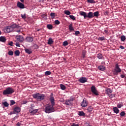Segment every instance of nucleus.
I'll use <instances>...</instances> for the list:
<instances>
[{"mask_svg":"<svg viewBox=\"0 0 126 126\" xmlns=\"http://www.w3.org/2000/svg\"><path fill=\"white\" fill-rule=\"evenodd\" d=\"M80 15H82L83 16H84V18H87V17L90 18V17L89 16V12H88L87 14V13L85 11H80Z\"/></svg>","mask_w":126,"mask_h":126,"instance_id":"9d476101","label":"nucleus"},{"mask_svg":"<svg viewBox=\"0 0 126 126\" xmlns=\"http://www.w3.org/2000/svg\"><path fill=\"white\" fill-rule=\"evenodd\" d=\"M71 126H80L79 124H76L75 123H72Z\"/></svg>","mask_w":126,"mask_h":126,"instance_id":"8fccbe9b","label":"nucleus"},{"mask_svg":"<svg viewBox=\"0 0 126 126\" xmlns=\"http://www.w3.org/2000/svg\"><path fill=\"white\" fill-rule=\"evenodd\" d=\"M17 6L18 7H19L20 8H25V4L21 2V1H18L17 3Z\"/></svg>","mask_w":126,"mask_h":126,"instance_id":"ddd939ff","label":"nucleus"},{"mask_svg":"<svg viewBox=\"0 0 126 126\" xmlns=\"http://www.w3.org/2000/svg\"><path fill=\"white\" fill-rule=\"evenodd\" d=\"M126 39V37L125 35H122V36H121V41H125Z\"/></svg>","mask_w":126,"mask_h":126,"instance_id":"c9c22d12","label":"nucleus"},{"mask_svg":"<svg viewBox=\"0 0 126 126\" xmlns=\"http://www.w3.org/2000/svg\"><path fill=\"white\" fill-rule=\"evenodd\" d=\"M120 48H121V49H125L124 46H123V45H121L120 46Z\"/></svg>","mask_w":126,"mask_h":126,"instance_id":"6e6d98bb","label":"nucleus"},{"mask_svg":"<svg viewBox=\"0 0 126 126\" xmlns=\"http://www.w3.org/2000/svg\"><path fill=\"white\" fill-rule=\"evenodd\" d=\"M55 24H60V23H61L60 20H58V19H56L55 21Z\"/></svg>","mask_w":126,"mask_h":126,"instance_id":"c03bdc74","label":"nucleus"},{"mask_svg":"<svg viewBox=\"0 0 126 126\" xmlns=\"http://www.w3.org/2000/svg\"><path fill=\"white\" fill-rule=\"evenodd\" d=\"M79 82L80 83H81L82 84H84L85 83H86L87 82H88V79L84 77H82L79 79Z\"/></svg>","mask_w":126,"mask_h":126,"instance_id":"9b49d317","label":"nucleus"},{"mask_svg":"<svg viewBox=\"0 0 126 126\" xmlns=\"http://www.w3.org/2000/svg\"><path fill=\"white\" fill-rule=\"evenodd\" d=\"M98 69L100 71H105L106 70V67L103 65L98 66Z\"/></svg>","mask_w":126,"mask_h":126,"instance_id":"a211bd4d","label":"nucleus"},{"mask_svg":"<svg viewBox=\"0 0 126 126\" xmlns=\"http://www.w3.org/2000/svg\"><path fill=\"white\" fill-rule=\"evenodd\" d=\"M92 93L95 95H99L98 92L97 91L95 86H92L91 88Z\"/></svg>","mask_w":126,"mask_h":126,"instance_id":"0eeeda50","label":"nucleus"},{"mask_svg":"<svg viewBox=\"0 0 126 126\" xmlns=\"http://www.w3.org/2000/svg\"><path fill=\"white\" fill-rule=\"evenodd\" d=\"M20 1L22 2V3L24 2V0H20Z\"/></svg>","mask_w":126,"mask_h":126,"instance_id":"e2e57ef3","label":"nucleus"},{"mask_svg":"<svg viewBox=\"0 0 126 126\" xmlns=\"http://www.w3.org/2000/svg\"><path fill=\"white\" fill-rule=\"evenodd\" d=\"M0 42H6V38L5 36H0Z\"/></svg>","mask_w":126,"mask_h":126,"instance_id":"412c9836","label":"nucleus"},{"mask_svg":"<svg viewBox=\"0 0 126 126\" xmlns=\"http://www.w3.org/2000/svg\"><path fill=\"white\" fill-rule=\"evenodd\" d=\"M126 76L125 75H121V78H125Z\"/></svg>","mask_w":126,"mask_h":126,"instance_id":"13d9d810","label":"nucleus"},{"mask_svg":"<svg viewBox=\"0 0 126 126\" xmlns=\"http://www.w3.org/2000/svg\"><path fill=\"white\" fill-rule=\"evenodd\" d=\"M99 15V11H95L94 13L92 12V11H89V14H88V16L90 17V18H92L93 17H94V16H95V17H98Z\"/></svg>","mask_w":126,"mask_h":126,"instance_id":"423d86ee","label":"nucleus"},{"mask_svg":"<svg viewBox=\"0 0 126 126\" xmlns=\"http://www.w3.org/2000/svg\"><path fill=\"white\" fill-rule=\"evenodd\" d=\"M87 53V51L86 50H83L82 52V57L83 59L85 58L86 55Z\"/></svg>","mask_w":126,"mask_h":126,"instance_id":"cd10ccee","label":"nucleus"},{"mask_svg":"<svg viewBox=\"0 0 126 126\" xmlns=\"http://www.w3.org/2000/svg\"><path fill=\"white\" fill-rule=\"evenodd\" d=\"M21 17L22 18L25 19L26 18V14L25 13L24 14H21Z\"/></svg>","mask_w":126,"mask_h":126,"instance_id":"09e8293b","label":"nucleus"},{"mask_svg":"<svg viewBox=\"0 0 126 126\" xmlns=\"http://www.w3.org/2000/svg\"><path fill=\"white\" fill-rule=\"evenodd\" d=\"M51 72L50 71H46V72H45V76H49V75H51Z\"/></svg>","mask_w":126,"mask_h":126,"instance_id":"72a5a7b5","label":"nucleus"},{"mask_svg":"<svg viewBox=\"0 0 126 126\" xmlns=\"http://www.w3.org/2000/svg\"><path fill=\"white\" fill-rule=\"evenodd\" d=\"M41 16L42 17H43V18H44L45 19H46L47 18V14H42Z\"/></svg>","mask_w":126,"mask_h":126,"instance_id":"de8ad7c7","label":"nucleus"},{"mask_svg":"<svg viewBox=\"0 0 126 126\" xmlns=\"http://www.w3.org/2000/svg\"><path fill=\"white\" fill-rule=\"evenodd\" d=\"M14 111H15V112H17V113H18L19 112H20L21 108H20V107H19L18 106H16L14 108Z\"/></svg>","mask_w":126,"mask_h":126,"instance_id":"f3484780","label":"nucleus"},{"mask_svg":"<svg viewBox=\"0 0 126 126\" xmlns=\"http://www.w3.org/2000/svg\"><path fill=\"white\" fill-rule=\"evenodd\" d=\"M104 32H105V33H106V34H108V31H106V30H105Z\"/></svg>","mask_w":126,"mask_h":126,"instance_id":"680f3d73","label":"nucleus"},{"mask_svg":"<svg viewBox=\"0 0 126 126\" xmlns=\"http://www.w3.org/2000/svg\"><path fill=\"white\" fill-rule=\"evenodd\" d=\"M15 90L10 87H9L4 90L3 92V94L6 95V94H12L14 93Z\"/></svg>","mask_w":126,"mask_h":126,"instance_id":"7ed1b4c3","label":"nucleus"},{"mask_svg":"<svg viewBox=\"0 0 126 126\" xmlns=\"http://www.w3.org/2000/svg\"><path fill=\"white\" fill-rule=\"evenodd\" d=\"M0 34H1V32H0Z\"/></svg>","mask_w":126,"mask_h":126,"instance_id":"69168bd1","label":"nucleus"},{"mask_svg":"<svg viewBox=\"0 0 126 126\" xmlns=\"http://www.w3.org/2000/svg\"><path fill=\"white\" fill-rule=\"evenodd\" d=\"M32 96L33 98H36L37 100L40 101L43 100L45 97V94H41L39 93L33 94H32Z\"/></svg>","mask_w":126,"mask_h":126,"instance_id":"f03ea898","label":"nucleus"},{"mask_svg":"<svg viewBox=\"0 0 126 126\" xmlns=\"http://www.w3.org/2000/svg\"><path fill=\"white\" fill-rule=\"evenodd\" d=\"M37 31H40V30H37Z\"/></svg>","mask_w":126,"mask_h":126,"instance_id":"338daca9","label":"nucleus"},{"mask_svg":"<svg viewBox=\"0 0 126 126\" xmlns=\"http://www.w3.org/2000/svg\"><path fill=\"white\" fill-rule=\"evenodd\" d=\"M35 105L33 104H31V107H34Z\"/></svg>","mask_w":126,"mask_h":126,"instance_id":"052dcab7","label":"nucleus"},{"mask_svg":"<svg viewBox=\"0 0 126 126\" xmlns=\"http://www.w3.org/2000/svg\"><path fill=\"white\" fill-rule=\"evenodd\" d=\"M123 106H124L123 103H118L117 104V107L118 108H121Z\"/></svg>","mask_w":126,"mask_h":126,"instance_id":"2f4dec72","label":"nucleus"},{"mask_svg":"<svg viewBox=\"0 0 126 126\" xmlns=\"http://www.w3.org/2000/svg\"><path fill=\"white\" fill-rule=\"evenodd\" d=\"M8 44H9V45H10V46H13V41H10V42H9Z\"/></svg>","mask_w":126,"mask_h":126,"instance_id":"3c124183","label":"nucleus"},{"mask_svg":"<svg viewBox=\"0 0 126 126\" xmlns=\"http://www.w3.org/2000/svg\"><path fill=\"white\" fill-rule=\"evenodd\" d=\"M25 51L26 53L28 54H31L32 53V49H28L27 48H25Z\"/></svg>","mask_w":126,"mask_h":126,"instance_id":"aec40b11","label":"nucleus"},{"mask_svg":"<svg viewBox=\"0 0 126 126\" xmlns=\"http://www.w3.org/2000/svg\"><path fill=\"white\" fill-rule=\"evenodd\" d=\"M25 103H27V101H26V102H25Z\"/></svg>","mask_w":126,"mask_h":126,"instance_id":"774afa93","label":"nucleus"},{"mask_svg":"<svg viewBox=\"0 0 126 126\" xmlns=\"http://www.w3.org/2000/svg\"><path fill=\"white\" fill-rule=\"evenodd\" d=\"M78 115L79 116H85V113L84 111H79Z\"/></svg>","mask_w":126,"mask_h":126,"instance_id":"5701e85b","label":"nucleus"},{"mask_svg":"<svg viewBox=\"0 0 126 126\" xmlns=\"http://www.w3.org/2000/svg\"><path fill=\"white\" fill-rule=\"evenodd\" d=\"M2 104H3L4 106H5V107H7L8 106H9V103H8L7 101H4V102H2Z\"/></svg>","mask_w":126,"mask_h":126,"instance_id":"c85d7f7f","label":"nucleus"},{"mask_svg":"<svg viewBox=\"0 0 126 126\" xmlns=\"http://www.w3.org/2000/svg\"><path fill=\"white\" fill-rule=\"evenodd\" d=\"M88 104V101L86 98H84L82 102L81 103V105L82 107H86Z\"/></svg>","mask_w":126,"mask_h":126,"instance_id":"1a4fd4ad","label":"nucleus"},{"mask_svg":"<svg viewBox=\"0 0 126 126\" xmlns=\"http://www.w3.org/2000/svg\"><path fill=\"white\" fill-rule=\"evenodd\" d=\"M16 46L18 47H20V44L19 42H16Z\"/></svg>","mask_w":126,"mask_h":126,"instance_id":"603ef678","label":"nucleus"},{"mask_svg":"<svg viewBox=\"0 0 126 126\" xmlns=\"http://www.w3.org/2000/svg\"><path fill=\"white\" fill-rule=\"evenodd\" d=\"M26 40L27 42H32V41H33V37H31V36H27V37H26Z\"/></svg>","mask_w":126,"mask_h":126,"instance_id":"6ab92c4d","label":"nucleus"},{"mask_svg":"<svg viewBox=\"0 0 126 126\" xmlns=\"http://www.w3.org/2000/svg\"><path fill=\"white\" fill-rule=\"evenodd\" d=\"M64 13L67 15H69L71 12L69 11V10H64Z\"/></svg>","mask_w":126,"mask_h":126,"instance_id":"e433bc0d","label":"nucleus"},{"mask_svg":"<svg viewBox=\"0 0 126 126\" xmlns=\"http://www.w3.org/2000/svg\"><path fill=\"white\" fill-rule=\"evenodd\" d=\"M46 113H51V112H54L55 111V108H53V106L51 104H47L45 107Z\"/></svg>","mask_w":126,"mask_h":126,"instance_id":"39448f33","label":"nucleus"},{"mask_svg":"<svg viewBox=\"0 0 126 126\" xmlns=\"http://www.w3.org/2000/svg\"><path fill=\"white\" fill-rule=\"evenodd\" d=\"M17 126H20L21 123L20 122H18L16 124Z\"/></svg>","mask_w":126,"mask_h":126,"instance_id":"4d7b16f0","label":"nucleus"},{"mask_svg":"<svg viewBox=\"0 0 126 126\" xmlns=\"http://www.w3.org/2000/svg\"><path fill=\"white\" fill-rule=\"evenodd\" d=\"M60 87H61V90H63V91H64V90H65L66 89L65 86H64V85H63L62 84L60 85Z\"/></svg>","mask_w":126,"mask_h":126,"instance_id":"bb28decb","label":"nucleus"},{"mask_svg":"<svg viewBox=\"0 0 126 126\" xmlns=\"http://www.w3.org/2000/svg\"><path fill=\"white\" fill-rule=\"evenodd\" d=\"M122 72V70L120 67L119 64H116L114 70L113 71V74L115 76L119 75V73Z\"/></svg>","mask_w":126,"mask_h":126,"instance_id":"20e7f679","label":"nucleus"},{"mask_svg":"<svg viewBox=\"0 0 126 126\" xmlns=\"http://www.w3.org/2000/svg\"><path fill=\"white\" fill-rule=\"evenodd\" d=\"M38 111V109H33V108H31V109L29 110V112L31 114H35L37 111Z\"/></svg>","mask_w":126,"mask_h":126,"instance_id":"4468645a","label":"nucleus"},{"mask_svg":"<svg viewBox=\"0 0 126 126\" xmlns=\"http://www.w3.org/2000/svg\"><path fill=\"white\" fill-rule=\"evenodd\" d=\"M120 114L122 117H123L126 115V112H125V111H122V112H121Z\"/></svg>","mask_w":126,"mask_h":126,"instance_id":"f704fd0d","label":"nucleus"},{"mask_svg":"<svg viewBox=\"0 0 126 126\" xmlns=\"http://www.w3.org/2000/svg\"><path fill=\"white\" fill-rule=\"evenodd\" d=\"M113 91H112V90L111 89H106L105 90V93L106 94L108 95H109L110 97V94H112Z\"/></svg>","mask_w":126,"mask_h":126,"instance_id":"2eb2a0df","label":"nucleus"},{"mask_svg":"<svg viewBox=\"0 0 126 126\" xmlns=\"http://www.w3.org/2000/svg\"><path fill=\"white\" fill-rule=\"evenodd\" d=\"M97 58H98V59H102L103 58L102 54H101V53L97 54Z\"/></svg>","mask_w":126,"mask_h":126,"instance_id":"7c9ffc66","label":"nucleus"},{"mask_svg":"<svg viewBox=\"0 0 126 126\" xmlns=\"http://www.w3.org/2000/svg\"><path fill=\"white\" fill-rule=\"evenodd\" d=\"M87 126H91V125H87Z\"/></svg>","mask_w":126,"mask_h":126,"instance_id":"0e129e2a","label":"nucleus"},{"mask_svg":"<svg viewBox=\"0 0 126 126\" xmlns=\"http://www.w3.org/2000/svg\"><path fill=\"white\" fill-rule=\"evenodd\" d=\"M113 110L115 113H116V114H118V113H119V112H120V110H119V108H118V107H113Z\"/></svg>","mask_w":126,"mask_h":126,"instance_id":"dca6fc26","label":"nucleus"},{"mask_svg":"<svg viewBox=\"0 0 126 126\" xmlns=\"http://www.w3.org/2000/svg\"><path fill=\"white\" fill-rule=\"evenodd\" d=\"M114 96H115V94H112L109 95V97H110V98H113V97H114Z\"/></svg>","mask_w":126,"mask_h":126,"instance_id":"5fc2aeb1","label":"nucleus"},{"mask_svg":"<svg viewBox=\"0 0 126 126\" xmlns=\"http://www.w3.org/2000/svg\"><path fill=\"white\" fill-rule=\"evenodd\" d=\"M16 39L19 42H23L24 37H23V35H16Z\"/></svg>","mask_w":126,"mask_h":126,"instance_id":"f8f14e48","label":"nucleus"},{"mask_svg":"<svg viewBox=\"0 0 126 126\" xmlns=\"http://www.w3.org/2000/svg\"><path fill=\"white\" fill-rule=\"evenodd\" d=\"M47 27L48 29H53V25L52 24H47Z\"/></svg>","mask_w":126,"mask_h":126,"instance_id":"473e14b6","label":"nucleus"},{"mask_svg":"<svg viewBox=\"0 0 126 126\" xmlns=\"http://www.w3.org/2000/svg\"><path fill=\"white\" fill-rule=\"evenodd\" d=\"M104 36H102V37H98V39L100 40V41H103V40H105Z\"/></svg>","mask_w":126,"mask_h":126,"instance_id":"a18cd8bd","label":"nucleus"},{"mask_svg":"<svg viewBox=\"0 0 126 126\" xmlns=\"http://www.w3.org/2000/svg\"><path fill=\"white\" fill-rule=\"evenodd\" d=\"M80 32L79 31H76V32H75V35H78V34H80Z\"/></svg>","mask_w":126,"mask_h":126,"instance_id":"864d4df0","label":"nucleus"},{"mask_svg":"<svg viewBox=\"0 0 126 126\" xmlns=\"http://www.w3.org/2000/svg\"><path fill=\"white\" fill-rule=\"evenodd\" d=\"M68 28L69 30H70V31H72V30H74V28H73L72 23H71V24H69Z\"/></svg>","mask_w":126,"mask_h":126,"instance_id":"393cba45","label":"nucleus"},{"mask_svg":"<svg viewBox=\"0 0 126 126\" xmlns=\"http://www.w3.org/2000/svg\"><path fill=\"white\" fill-rule=\"evenodd\" d=\"M16 103L15 100H10V105H13Z\"/></svg>","mask_w":126,"mask_h":126,"instance_id":"49530a36","label":"nucleus"},{"mask_svg":"<svg viewBox=\"0 0 126 126\" xmlns=\"http://www.w3.org/2000/svg\"><path fill=\"white\" fill-rule=\"evenodd\" d=\"M74 100V98L73 97H70V105H72L73 101Z\"/></svg>","mask_w":126,"mask_h":126,"instance_id":"37998d69","label":"nucleus"},{"mask_svg":"<svg viewBox=\"0 0 126 126\" xmlns=\"http://www.w3.org/2000/svg\"><path fill=\"white\" fill-rule=\"evenodd\" d=\"M65 104H66V105H70V104H71L70 98H69V99H66L65 100Z\"/></svg>","mask_w":126,"mask_h":126,"instance_id":"4be33fe9","label":"nucleus"},{"mask_svg":"<svg viewBox=\"0 0 126 126\" xmlns=\"http://www.w3.org/2000/svg\"><path fill=\"white\" fill-rule=\"evenodd\" d=\"M53 95H54L53 94H51L49 100L51 102V105L52 106L53 108H54V106L55 105V98Z\"/></svg>","mask_w":126,"mask_h":126,"instance_id":"6e6552de","label":"nucleus"},{"mask_svg":"<svg viewBox=\"0 0 126 126\" xmlns=\"http://www.w3.org/2000/svg\"><path fill=\"white\" fill-rule=\"evenodd\" d=\"M13 28H17V29H18L17 32H21V29L22 28L21 26L16 24V23H13L11 25V26H7L6 28V31L7 33H9V32H11V31H12Z\"/></svg>","mask_w":126,"mask_h":126,"instance_id":"f257e3e1","label":"nucleus"},{"mask_svg":"<svg viewBox=\"0 0 126 126\" xmlns=\"http://www.w3.org/2000/svg\"><path fill=\"white\" fill-rule=\"evenodd\" d=\"M15 54L16 56H19V55L20 54V52L19 50H16V51H15Z\"/></svg>","mask_w":126,"mask_h":126,"instance_id":"c756f323","label":"nucleus"},{"mask_svg":"<svg viewBox=\"0 0 126 126\" xmlns=\"http://www.w3.org/2000/svg\"><path fill=\"white\" fill-rule=\"evenodd\" d=\"M69 17L73 20H75L76 19V17L75 16H74V15H69Z\"/></svg>","mask_w":126,"mask_h":126,"instance_id":"ea45409f","label":"nucleus"},{"mask_svg":"<svg viewBox=\"0 0 126 126\" xmlns=\"http://www.w3.org/2000/svg\"><path fill=\"white\" fill-rule=\"evenodd\" d=\"M50 15L52 17V18H54L55 16V12H51L50 13Z\"/></svg>","mask_w":126,"mask_h":126,"instance_id":"79ce46f5","label":"nucleus"},{"mask_svg":"<svg viewBox=\"0 0 126 126\" xmlns=\"http://www.w3.org/2000/svg\"><path fill=\"white\" fill-rule=\"evenodd\" d=\"M63 46H67V45H68V42H67V41L65 40V41H64V42H63Z\"/></svg>","mask_w":126,"mask_h":126,"instance_id":"58836bf2","label":"nucleus"},{"mask_svg":"<svg viewBox=\"0 0 126 126\" xmlns=\"http://www.w3.org/2000/svg\"><path fill=\"white\" fill-rule=\"evenodd\" d=\"M8 55L12 56L13 55V51H12V50H10L8 53Z\"/></svg>","mask_w":126,"mask_h":126,"instance_id":"4c0bfd02","label":"nucleus"},{"mask_svg":"<svg viewBox=\"0 0 126 126\" xmlns=\"http://www.w3.org/2000/svg\"><path fill=\"white\" fill-rule=\"evenodd\" d=\"M109 11H105L104 12V14H108Z\"/></svg>","mask_w":126,"mask_h":126,"instance_id":"bf43d9fd","label":"nucleus"},{"mask_svg":"<svg viewBox=\"0 0 126 126\" xmlns=\"http://www.w3.org/2000/svg\"><path fill=\"white\" fill-rule=\"evenodd\" d=\"M87 110L89 111V112H92V111H93V106H89V107L87 108Z\"/></svg>","mask_w":126,"mask_h":126,"instance_id":"a878e982","label":"nucleus"},{"mask_svg":"<svg viewBox=\"0 0 126 126\" xmlns=\"http://www.w3.org/2000/svg\"><path fill=\"white\" fill-rule=\"evenodd\" d=\"M88 2H90L91 3H95V1L94 0H87Z\"/></svg>","mask_w":126,"mask_h":126,"instance_id":"a19ab883","label":"nucleus"},{"mask_svg":"<svg viewBox=\"0 0 126 126\" xmlns=\"http://www.w3.org/2000/svg\"><path fill=\"white\" fill-rule=\"evenodd\" d=\"M53 42H54V40H53L52 38H49V39H48V44H49V45L53 44Z\"/></svg>","mask_w":126,"mask_h":126,"instance_id":"b1692460","label":"nucleus"}]
</instances>
